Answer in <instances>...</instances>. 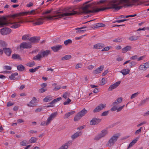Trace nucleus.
I'll return each mask as SVG.
<instances>
[{"label":"nucleus","mask_w":149,"mask_h":149,"mask_svg":"<svg viewBox=\"0 0 149 149\" xmlns=\"http://www.w3.org/2000/svg\"><path fill=\"white\" fill-rule=\"evenodd\" d=\"M13 15H11L9 16V18L15 20L13 22L11 21L10 19L9 20H6V22L1 24L2 26H9L10 28L15 29L19 27L20 26L19 23H23L24 22L23 20L21 19L22 17V16H20L19 18L17 17L15 18H13L12 16Z\"/></svg>","instance_id":"1"},{"label":"nucleus","mask_w":149,"mask_h":149,"mask_svg":"<svg viewBox=\"0 0 149 149\" xmlns=\"http://www.w3.org/2000/svg\"><path fill=\"white\" fill-rule=\"evenodd\" d=\"M119 134H117L114 135L109 140L107 145L108 146L111 147L117 141L118 138L120 136Z\"/></svg>","instance_id":"2"},{"label":"nucleus","mask_w":149,"mask_h":149,"mask_svg":"<svg viewBox=\"0 0 149 149\" xmlns=\"http://www.w3.org/2000/svg\"><path fill=\"white\" fill-rule=\"evenodd\" d=\"M35 10H32L30 11H28L25 12H20L19 13L14 14L12 15V17L13 18L18 17L19 18H20V16H22L25 15H26L28 14L31 15L35 14Z\"/></svg>","instance_id":"3"},{"label":"nucleus","mask_w":149,"mask_h":149,"mask_svg":"<svg viewBox=\"0 0 149 149\" xmlns=\"http://www.w3.org/2000/svg\"><path fill=\"white\" fill-rule=\"evenodd\" d=\"M57 114V112H56L52 113L50 115L46 122L45 121H42L41 122L40 125L42 126H44L48 125L51 123V121L56 117Z\"/></svg>","instance_id":"4"},{"label":"nucleus","mask_w":149,"mask_h":149,"mask_svg":"<svg viewBox=\"0 0 149 149\" xmlns=\"http://www.w3.org/2000/svg\"><path fill=\"white\" fill-rule=\"evenodd\" d=\"M107 134V131L105 129L103 130L100 133L95 136L94 139L95 140H99L101 138L104 137Z\"/></svg>","instance_id":"5"},{"label":"nucleus","mask_w":149,"mask_h":149,"mask_svg":"<svg viewBox=\"0 0 149 149\" xmlns=\"http://www.w3.org/2000/svg\"><path fill=\"white\" fill-rule=\"evenodd\" d=\"M106 107L105 104H100L94 109L93 112L94 113L99 112Z\"/></svg>","instance_id":"6"},{"label":"nucleus","mask_w":149,"mask_h":149,"mask_svg":"<svg viewBox=\"0 0 149 149\" xmlns=\"http://www.w3.org/2000/svg\"><path fill=\"white\" fill-rule=\"evenodd\" d=\"M101 121V119L98 118H93L90 121V124L91 125H97Z\"/></svg>","instance_id":"7"},{"label":"nucleus","mask_w":149,"mask_h":149,"mask_svg":"<svg viewBox=\"0 0 149 149\" xmlns=\"http://www.w3.org/2000/svg\"><path fill=\"white\" fill-rule=\"evenodd\" d=\"M44 19L42 18H39L36 19L35 20H33L31 21L34 22L33 24L34 25H40L43 24L44 22Z\"/></svg>","instance_id":"8"},{"label":"nucleus","mask_w":149,"mask_h":149,"mask_svg":"<svg viewBox=\"0 0 149 149\" xmlns=\"http://www.w3.org/2000/svg\"><path fill=\"white\" fill-rule=\"evenodd\" d=\"M30 42H23L20 45V49H21L22 48L24 49H29L32 47L31 44Z\"/></svg>","instance_id":"9"},{"label":"nucleus","mask_w":149,"mask_h":149,"mask_svg":"<svg viewBox=\"0 0 149 149\" xmlns=\"http://www.w3.org/2000/svg\"><path fill=\"white\" fill-rule=\"evenodd\" d=\"M11 31V29L10 28L7 27H5L1 29L0 32L1 34L4 35L9 33Z\"/></svg>","instance_id":"10"},{"label":"nucleus","mask_w":149,"mask_h":149,"mask_svg":"<svg viewBox=\"0 0 149 149\" xmlns=\"http://www.w3.org/2000/svg\"><path fill=\"white\" fill-rule=\"evenodd\" d=\"M40 40V37H39L34 36L30 38L29 39V40L30 41V42H31V44H32L38 42Z\"/></svg>","instance_id":"11"},{"label":"nucleus","mask_w":149,"mask_h":149,"mask_svg":"<svg viewBox=\"0 0 149 149\" xmlns=\"http://www.w3.org/2000/svg\"><path fill=\"white\" fill-rule=\"evenodd\" d=\"M39 53L41 54L42 58L45 57H47L49 54H51V51L48 50L44 51L42 50L39 52Z\"/></svg>","instance_id":"12"},{"label":"nucleus","mask_w":149,"mask_h":149,"mask_svg":"<svg viewBox=\"0 0 149 149\" xmlns=\"http://www.w3.org/2000/svg\"><path fill=\"white\" fill-rule=\"evenodd\" d=\"M120 82V81H118L111 85L108 88V91H111L116 88L119 85Z\"/></svg>","instance_id":"13"},{"label":"nucleus","mask_w":149,"mask_h":149,"mask_svg":"<svg viewBox=\"0 0 149 149\" xmlns=\"http://www.w3.org/2000/svg\"><path fill=\"white\" fill-rule=\"evenodd\" d=\"M104 68V66L103 65H100L99 67L97 68L95 70H93V73L95 74L100 73L103 70Z\"/></svg>","instance_id":"14"},{"label":"nucleus","mask_w":149,"mask_h":149,"mask_svg":"<svg viewBox=\"0 0 149 149\" xmlns=\"http://www.w3.org/2000/svg\"><path fill=\"white\" fill-rule=\"evenodd\" d=\"M62 45H58L52 47L51 49L54 52H56L62 49Z\"/></svg>","instance_id":"15"},{"label":"nucleus","mask_w":149,"mask_h":149,"mask_svg":"<svg viewBox=\"0 0 149 149\" xmlns=\"http://www.w3.org/2000/svg\"><path fill=\"white\" fill-rule=\"evenodd\" d=\"M72 142L71 141H69L62 145L58 149H67L68 147L72 144Z\"/></svg>","instance_id":"16"},{"label":"nucleus","mask_w":149,"mask_h":149,"mask_svg":"<svg viewBox=\"0 0 149 149\" xmlns=\"http://www.w3.org/2000/svg\"><path fill=\"white\" fill-rule=\"evenodd\" d=\"M4 52L8 56L10 55L11 53V49L10 48L4 47L3 48Z\"/></svg>","instance_id":"17"},{"label":"nucleus","mask_w":149,"mask_h":149,"mask_svg":"<svg viewBox=\"0 0 149 149\" xmlns=\"http://www.w3.org/2000/svg\"><path fill=\"white\" fill-rule=\"evenodd\" d=\"M139 138V137H137L136 139L132 140V141L129 144L127 149H129L130 148L134 145L138 141Z\"/></svg>","instance_id":"18"},{"label":"nucleus","mask_w":149,"mask_h":149,"mask_svg":"<svg viewBox=\"0 0 149 149\" xmlns=\"http://www.w3.org/2000/svg\"><path fill=\"white\" fill-rule=\"evenodd\" d=\"M82 133L81 132H77L71 136V138L72 139H74L81 135Z\"/></svg>","instance_id":"19"},{"label":"nucleus","mask_w":149,"mask_h":149,"mask_svg":"<svg viewBox=\"0 0 149 149\" xmlns=\"http://www.w3.org/2000/svg\"><path fill=\"white\" fill-rule=\"evenodd\" d=\"M53 99L51 95H48L43 99V101L44 102H48Z\"/></svg>","instance_id":"20"},{"label":"nucleus","mask_w":149,"mask_h":149,"mask_svg":"<svg viewBox=\"0 0 149 149\" xmlns=\"http://www.w3.org/2000/svg\"><path fill=\"white\" fill-rule=\"evenodd\" d=\"M104 47V45L102 43H98L94 45V47L96 49H102Z\"/></svg>","instance_id":"21"},{"label":"nucleus","mask_w":149,"mask_h":149,"mask_svg":"<svg viewBox=\"0 0 149 149\" xmlns=\"http://www.w3.org/2000/svg\"><path fill=\"white\" fill-rule=\"evenodd\" d=\"M36 98L35 97H33V98L32 100L30 102V104H28L27 106L29 107H33L34 105L33 104L31 105V104H33L35 103L36 100Z\"/></svg>","instance_id":"22"},{"label":"nucleus","mask_w":149,"mask_h":149,"mask_svg":"<svg viewBox=\"0 0 149 149\" xmlns=\"http://www.w3.org/2000/svg\"><path fill=\"white\" fill-rule=\"evenodd\" d=\"M17 69L19 71H23L25 70V67L22 64H20L17 66Z\"/></svg>","instance_id":"23"},{"label":"nucleus","mask_w":149,"mask_h":149,"mask_svg":"<svg viewBox=\"0 0 149 149\" xmlns=\"http://www.w3.org/2000/svg\"><path fill=\"white\" fill-rule=\"evenodd\" d=\"M130 72V70L128 69H123L120 72L123 75H125L128 74Z\"/></svg>","instance_id":"24"},{"label":"nucleus","mask_w":149,"mask_h":149,"mask_svg":"<svg viewBox=\"0 0 149 149\" xmlns=\"http://www.w3.org/2000/svg\"><path fill=\"white\" fill-rule=\"evenodd\" d=\"M12 58L13 59H17L21 60L20 56L17 54H14L12 55Z\"/></svg>","instance_id":"25"},{"label":"nucleus","mask_w":149,"mask_h":149,"mask_svg":"<svg viewBox=\"0 0 149 149\" xmlns=\"http://www.w3.org/2000/svg\"><path fill=\"white\" fill-rule=\"evenodd\" d=\"M42 56L41 55V54H40L39 53L36 56H34L33 59L34 60H38L39 61L40 60V59L42 58Z\"/></svg>","instance_id":"26"},{"label":"nucleus","mask_w":149,"mask_h":149,"mask_svg":"<svg viewBox=\"0 0 149 149\" xmlns=\"http://www.w3.org/2000/svg\"><path fill=\"white\" fill-rule=\"evenodd\" d=\"M18 75V73L15 72L14 73H12L11 75L9 76V78L10 80H15L16 79V78H15V76H17Z\"/></svg>","instance_id":"27"},{"label":"nucleus","mask_w":149,"mask_h":149,"mask_svg":"<svg viewBox=\"0 0 149 149\" xmlns=\"http://www.w3.org/2000/svg\"><path fill=\"white\" fill-rule=\"evenodd\" d=\"M71 58V55H65L64 56L62 57L61 58V60L63 61L68 60L70 59Z\"/></svg>","instance_id":"28"},{"label":"nucleus","mask_w":149,"mask_h":149,"mask_svg":"<svg viewBox=\"0 0 149 149\" xmlns=\"http://www.w3.org/2000/svg\"><path fill=\"white\" fill-rule=\"evenodd\" d=\"M131 47L130 46H128L125 47L122 49V52L124 53L125 52H127L128 50H130L131 49Z\"/></svg>","instance_id":"29"},{"label":"nucleus","mask_w":149,"mask_h":149,"mask_svg":"<svg viewBox=\"0 0 149 149\" xmlns=\"http://www.w3.org/2000/svg\"><path fill=\"white\" fill-rule=\"evenodd\" d=\"M87 113V111L85 109H84L81 111L79 112L78 113H79L80 115H81L82 117L84 116Z\"/></svg>","instance_id":"30"},{"label":"nucleus","mask_w":149,"mask_h":149,"mask_svg":"<svg viewBox=\"0 0 149 149\" xmlns=\"http://www.w3.org/2000/svg\"><path fill=\"white\" fill-rule=\"evenodd\" d=\"M139 38V37L135 36H133L129 38V39L131 41L136 40Z\"/></svg>","instance_id":"31"},{"label":"nucleus","mask_w":149,"mask_h":149,"mask_svg":"<svg viewBox=\"0 0 149 149\" xmlns=\"http://www.w3.org/2000/svg\"><path fill=\"white\" fill-rule=\"evenodd\" d=\"M82 117L79 113L77 114L75 116L74 118V120L75 121L79 120Z\"/></svg>","instance_id":"32"},{"label":"nucleus","mask_w":149,"mask_h":149,"mask_svg":"<svg viewBox=\"0 0 149 149\" xmlns=\"http://www.w3.org/2000/svg\"><path fill=\"white\" fill-rule=\"evenodd\" d=\"M7 46V44L4 41L0 40V46L3 48L6 47Z\"/></svg>","instance_id":"33"},{"label":"nucleus","mask_w":149,"mask_h":149,"mask_svg":"<svg viewBox=\"0 0 149 149\" xmlns=\"http://www.w3.org/2000/svg\"><path fill=\"white\" fill-rule=\"evenodd\" d=\"M139 70L145 71L146 70L147 68H146V66L145 64L144 65H141L139 66Z\"/></svg>","instance_id":"34"},{"label":"nucleus","mask_w":149,"mask_h":149,"mask_svg":"<svg viewBox=\"0 0 149 149\" xmlns=\"http://www.w3.org/2000/svg\"><path fill=\"white\" fill-rule=\"evenodd\" d=\"M149 100V98H147L146 99L141 101V102L139 104V106H141L144 104L146 102L148 101Z\"/></svg>","instance_id":"35"},{"label":"nucleus","mask_w":149,"mask_h":149,"mask_svg":"<svg viewBox=\"0 0 149 149\" xmlns=\"http://www.w3.org/2000/svg\"><path fill=\"white\" fill-rule=\"evenodd\" d=\"M38 139L33 137H31L29 140L30 143H33L36 142L37 140Z\"/></svg>","instance_id":"36"},{"label":"nucleus","mask_w":149,"mask_h":149,"mask_svg":"<svg viewBox=\"0 0 149 149\" xmlns=\"http://www.w3.org/2000/svg\"><path fill=\"white\" fill-rule=\"evenodd\" d=\"M29 34L24 35H23L22 38V40H29Z\"/></svg>","instance_id":"37"},{"label":"nucleus","mask_w":149,"mask_h":149,"mask_svg":"<svg viewBox=\"0 0 149 149\" xmlns=\"http://www.w3.org/2000/svg\"><path fill=\"white\" fill-rule=\"evenodd\" d=\"M72 40L70 39H68L64 41V44L66 45L69 44H71L72 43Z\"/></svg>","instance_id":"38"},{"label":"nucleus","mask_w":149,"mask_h":149,"mask_svg":"<svg viewBox=\"0 0 149 149\" xmlns=\"http://www.w3.org/2000/svg\"><path fill=\"white\" fill-rule=\"evenodd\" d=\"M35 65L34 61H33L31 62H29L27 63L26 65L30 67H32Z\"/></svg>","instance_id":"39"},{"label":"nucleus","mask_w":149,"mask_h":149,"mask_svg":"<svg viewBox=\"0 0 149 149\" xmlns=\"http://www.w3.org/2000/svg\"><path fill=\"white\" fill-rule=\"evenodd\" d=\"M109 110L104 111L102 113L101 116H106L107 115L109 112Z\"/></svg>","instance_id":"40"},{"label":"nucleus","mask_w":149,"mask_h":149,"mask_svg":"<svg viewBox=\"0 0 149 149\" xmlns=\"http://www.w3.org/2000/svg\"><path fill=\"white\" fill-rule=\"evenodd\" d=\"M71 101V100L68 98L67 99V101H65L63 102V104L64 105L68 104L70 103Z\"/></svg>","instance_id":"41"},{"label":"nucleus","mask_w":149,"mask_h":149,"mask_svg":"<svg viewBox=\"0 0 149 149\" xmlns=\"http://www.w3.org/2000/svg\"><path fill=\"white\" fill-rule=\"evenodd\" d=\"M70 93L68 92H65L63 95V97H64L65 99H66L68 96H69V94Z\"/></svg>","instance_id":"42"},{"label":"nucleus","mask_w":149,"mask_h":149,"mask_svg":"<svg viewBox=\"0 0 149 149\" xmlns=\"http://www.w3.org/2000/svg\"><path fill=\"white\" fill-rule=\"evenodd\" d=\"M139 93L138 92L135 93H134L133 94H132L131 97V99H132L136 97V96L137 95L139 94Z\"/></svg>","instance_id":"43"},{"label":"nucleus","mask_w":149,"mask_h":149,"mask_svg":"<svg viewBox=\"0 0 149 149\" xmlns=\"http://www.w3.org/2000/svg\"><path fill=\"white\" fill-rule=\"evenodd\" d=\"M53 17H52L50 15H48L44 16V18L49 20L52 19H53Z\"/></svg>","instance_id":"44"},{"label":"nucleus","mask_w":149,"mask_h":149,"mask_svg":"<svg viewBox=\"0 0 149 149\" xmlns=\"http://www.w3.org/2000/svg\"><path fill=\"white\" fill-rule=\"evenodd\" d=\"M4 69L7 70H11L12 69L11 67L9 66L6 65L3 67Z\"/></svg>","instance_id":"45"},{"label":"nucleus","mask_w":149,"mask_h":149,"mask_svg":"<svg viewBox=\"0 0 149 149\" xmlns=\"http://www.w3.org/2000/svg\"><path fill=\"white\" fill-rule=\"evenodd\" d=\"M136 64V63L134 61H132L129 64V66L130 67L135 65Z\"/></svg>","instance_id":"46"},{"label":"nucleus","mask_w":149,"mask_h":149,"mask_svg":"<svg viewBox=\"0 0 149 149\" xmlns=\"http://www.w3.org/2000/svg\"><path fill=\"white\" fill-rule=\"evenodd\" d=\"M142 127H141L139 130L136 131L135 133V134H140L141 132V129Z\"/></svg>","instance_id":"47"},{"label":"nucleus","mask_w":149,"mask_h":149,"mask_svg":"<svg viewBox=\"0 0 149 149\" xmlns=\"http://www.w3.org/2000/svg\"><path fill=\"white\" fill-rule=\"evenodd\" d=\"M127 20H128V19H121V20H116V21H115L114 22V23H116V22L120 23V22H124L125 21H127Z\"/></svg>","instance_id":"48"},{"label":"nucleus","mask_w":149,"mask_h":149,"mask_svg":"<svg viewBox=\"0 0 149 149\" xmlns=\"http://www.w3.org/2000/svg\"><path fill=\"white\" fill-rule=\"evenodd\" d=\"M14 104V103H12L10 101L8 102L7 104V106L9 107L12 105H13Z\"/></svg>","instance_id":"49"},{"label":"nucleus","mask_w":149,"mask_h":149,"mask_svg":"<svg viewBox=\"0 0 149 149\" xmlns=\"http://www.w3.org/2000/svg\"><path fill=\"white\" fill-rule=\"evenodd\" d=\"M123 100V98L121 97L118 98L116 100L118 103H120Z\"/></svg>","instance_id":"50"},{"label":"nucleus","mask_w":149,"mask_h":149,"mask_svg":"<svg viewBox=\"0 0 149 149\" xmlns=\"http://www.w3.org/2000/svg\"><path fill=\"white\" fill-rule=\"evenodd\" d=\"M52 10H53V9H52L49 10H47L45 11V12L43 13V15H45V14H49L52 11Z\"/></svg>","instance_id":"51"},{"label":"nucleus","mask_w":149,"mask_h":149,"mask_svg":"<svg viewBox=\"0 0 149 149\" xmlns=\"http://www.w3.org/2000/svg\"><path fill=\"white\" fill-rule=\"evenodd\" d=\"M47 91V89H45L43 88H42L39 90V92L40 93H43L44 92L46 91Z\"/></svg>","instance_id":"52"},{"label":"nucleus","mask_w":149,"mask_h":149,"mask_svg":"<svg viewBox=\"0 0 149 149\" xmlns=\"http://www.w3.org/2000/svg\"><path fill=\"white\" fill-rule=\"evenodd\" d=\"M20 145L22 146H26V141H22L20 142Z\"/></svg>","instance_id":"53"},{"label":"nucleus","mask_w":149,"mask_h":149,"mask_svg":"<svg viewBox=\"0 0 149 149\" xmlns=\"http://www.w3.org/2000/svg\"><path fill=\"white\" fill-rule=\"evenodd\" d=\"M113 42H121L122 40L120 38H118L116 39L113 40Z\"/></svg>","instance_id":"54"},{"label":"nucleus","mask_w":149,"mask_h":149,"mask_svg":"<svg viewBox=\"0 0 149 149\" xmlns=\"http://www.w3.org/2000/svg\"><path fill=\"white\" fill-rule=\"evenodd\" d=\"M124 106L125 105H123V106L120 107L118 108L117 109V112H118L120 111L121 110L124 108Z\"/></svg>","instance_id":"55"},{"label":"nucleus","mask_w":149,"mask_h":149,"mask_svg":"<svg viewBox=\"0 0 149 149\" xmlns=\"http://www.w3.org/2000/svg\"><path fill=\"white\" fill-rule=\"evenodd\" d=\"M106 83V81L105 80V78H103L102 79V82H101V85H104Z\"/></svg>","instance_id":"56"},{"label":"nucleus","mask_w":149,"mask_h":149,"mask_svg":"<svg viewBox=\"0 0 149 149\" xmlns=\"http://www.w3.org/2000/svg\"><path fill=\"white\" fill-rule=\"evenodd\" d=\"M61 88V86H56L54 89V91H57L59 89Z\"/></svg>","instance_id":"57"},{"label":"nucleus","mask_w":149,"mask_h":149,"mask_svg":"<svg viewBox=\"0 0 149 149\" xmlns=\"http://www.w3.org/2000/svg\"><path fill=\"white\" fill-rule=\"evenodd\" d=\"M62 99V98L61 97H58L57 98H56L54 99V101L55 103L61 100Z\"/></svg>","instance_id":"58"},{"label":"nucleus","mask_w":149,"mask_h":149,"mask_svg":"<svg viewBox=\"0 0 149 149\" xmlns=\"http://www.w3.org/2000/svg\"><path fill=\"white\" fill-rule=\"evenodd\" d=\"M42 110V109L41 108H38L36 109L35 112L36 113H38L40 112Z\"/></svg>","instance_id":"59"},{"label":"nucleus","mask_w":149,"mask_h":149,"mask_svg":"<svg viewBox=\"0 0 149 149\" xmlns=\"http://www.w3.org/2000/svg\"><path fill=\"white\" fill-rule=\"evenodd\" d=\"M110 49V48L109 47H105L104 48H103L102 50V51H107L109 50Z\"/></svg>","instance_id":"60"},{"label":"nucleus","mask_w":149,"mask_h":149,"mask_svg":"<svg viewBox=\"0 0 149 149\" xmlns=\"http://www.w3.org/2000/svg\"><path fill=\"white\" fill-rule=\"evenodd\" d=\"M100 24L101 23H100L97 24H96V25L95 26H94L93 27H92V28H97V27H101Z\"/></svg>","instance_id":"61"},{"label":"nucleus","mask_w":149,"mask_h":149,"mask_svg":"<svg viewBox=\"0 0 149 149\" xmlns=\"http://www.w3.org/2000/svg\"><path fill=\"white\" fill-rule=\"evenodd\" d=\"M117 107L115 106H114L112 108H111V110L112 111H115L117 110Z\"/></svg>","instance_id":"62"},{"label":"nucleus","mask_w":149,"mask_h":149,"mask_svg":"<svg viewBox=\"0 0 149 149\" xmlns=\"http://www.w3.org/2000/svg\"><path fill=\"white\" fill-rule=\"evenodd\" d=\"M138 56L137 55H134L132 57L130 58V59L132 60L136 59L138 58Z\"/></svg>","instance_id":"63"},{"label":"nucleus","mask_w":149,"mask_h":149,"mask_svg":"<svg viewBox=\"0 0 149 149\" xmlns=\"http://www.w3.org/2000/svg\"><path fill=\"white\" fill-rule=\"evenodd\" d=\"M147 69L149 68V61L145 63Z\"/></svg>","instance_id":"64"}]
</instances>
